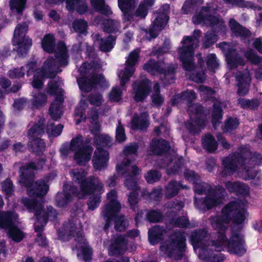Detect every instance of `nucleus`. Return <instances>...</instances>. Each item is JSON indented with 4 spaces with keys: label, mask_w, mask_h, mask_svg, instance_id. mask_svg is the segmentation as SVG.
Instances as JSON below:
<instances>
[{
    "label": "nucleus",
    "mask_w": 262,
    "mask_h": 262,
    "mask_svg": "<svg viewBox=\"0 0 262 262\" xmlns=\"http://www.w3.org/2000/svg\"><path fill=\"white\" fill-rule=\"evenodd\" d=\"M201 31L199 29H195L192 32V35L184 36L181 41V43L188 42V43L192 44L196 47L199 42V38L201 35Z\"/></svg>",
    "instance_id": "55"
},
{
    "label": "nucleus",
    "mask_w": 262,
    "mask_h": 262,
    "mask_svg": "<svg viewBox=\"0 0 262 262\" xmlns=\"http://www.w3.org/2000/svg\"><path fill=\"white\" fill-rule=\"evenodd\" d=\"M37 170V166L34 162H31L26 164L20 168V174L19 182H25L27 180H33L35 178L34 170Z\"/></svg>",
    "instance_id": "23"
},
{
    "label": "nucleus",
    "mask_w": 262,
    "mask_h": 262,
    "mask_svg": "<svg viewBox=\"0 0 262 262\" xmlns=\"http://www.w3.org/2000/svg\"><path fill=\"white\" fill-rule=\"evenodd\" d=\"M20 183L27 188V194L30 197L43 198L49 189V185L43 179H39L36 181H34V180H29Z\"/></svg>",
    "instance_id": "8"
},
{
    "label": "nucleus",
    "mask_w": 262,
    "mask_h": 262,
    "mask_svg": "<svg viewBox=\"0 0 262 262\" xmlns=\"http://www.w3.org/2000/svg\"><path fill=\"white\" fill-rule=\"evenodd\" d=\"M12 43L14 46H18L17 53L18 55L25 56L32 45L31 38L27 39L12 40Z\"/></svg>",
    "instance_id": "34"
},
{
    "label": "nucleus",
    "mask_w": 262,
    "mask_h": 262,
    "mask_svg": "<svg viewBox=\"0 0 262 262\" xmlns=\"http://www.w3.org/2000/svg\"><path fill=\"white\" fill-rule=\"evenodd\" d=\"M28 146L30 151L37 156H42L46 149L44 140L40 138H28Z\"/></svg>",
    "instance_id": "22"
},
{
    "label": "nucleus",
    "mask_w": 262,
    "mask_h": 262,
    "mask_svg": "<svg viewBox=\"0 0 262 262\" xmlns=\"http://www.w3.org/2000/svg\"><path fill=\"white\" fill-rule=\"evenodd\" d=\"M131 128L133 130H143L146 129L149 126V121L145 117L139 116L135 114L131 120Z\"/></svg>",
    "instance_id": "29"
},
{
    "label": "nucleus",
    "mask_w": 262,
    "mask_h": 262,
    "mask_svg": "<svg viewBox=\"0 0 262 262\" xmlns=\"http://www.w3.org/2000/svg\"><path fill=\"white\" fill-rule=\"evenodd\" d=\"M218 38V35L214 30L207 31L202 39V48L205 49L209 48L217 42Z\"/></svg>",
    "instance_id": "38"
},
{
    "label": "nucleus",
    "mask_w": 262,
    "mask_h": 262,
    "mask_svg": "<svg viewBox=\"0 0 262 262\" xmlns=\"http://www.w3.org/2000/svg\"><path fill=\"white\" fill-rule=\"evenodd\" d=\"M103 31L110 34H116L119 32L120 29V23L115 19L107 18L103 20L102 23Z\"/></svg>",
    "instance_id": "30"
},
{
    "label": "nucleus",
    "mask_w": 262,
    "mask_h": 262,
    "mask_svg": "<svg viewBox=\"0 0 262 262\" xmlns=\"http://www.w3.org/2000/svg\"><path fill=\"white\" fill-rule=\"evenodd\" d=\"M156 0H142L135 11L133 16L143 19L146 17L149 9L151 8Z\"/></svg>",
    "instance_id": "27"
},
{
    "label": "nucleus",
    "mask_w": 262,
    "mask_h": 262,
    "mask_svg": "<svg viewBox=\"0 0 262 262\" xmlns=\"http://www.w3.org/2000/svg\"><path fill=\"white\" fill-rule=\"evenodd\" d=\"M213 228L216 232L211 237V243L212 246L215 247V250L221 251L224 247H226L230 253L236 254H245L246 249L245 247V241L243 235L237 232H233L229 239H228L226 236L228 226Z\"/></svg>",
    "instance_id": "2"
},
{
    "label": "nucleus",
    "mask_w": 262,
    "mask_h": 262,
    "mask_svg": "<svg viewBox=\"0 0 262 262\" xmlns=\"http://www.w3.org/2000/svg\"><path fill=\"white\" fill-rule=\"evenodd\" d=\"M209 194L221 204L223 202L226 194L225 189L221 185H217L214 188H210Z\"/></svg>",
    "instance_id": "49"
},
{
    "label": "nucleus",
    "mask_w": 262,
    "mask_h": 262,
    "mask_svg": "<svg viewBox=\"0 0 262 262\" xmlns=\"http://www.w3.org/2000/svg\"><path fill=\"white\" fill-rule=\"evenodd\" d=\"M47 95L42 93H38L33 96L32 104L36 108H40L46 103Z\"/></svg>",
    "instance_id": "63"
},
{
    "label": "nucleus",
    "mask_w": 262,
    "mask_h": 262,
    "mask_svg": "<svg viewBox=\"0 0 262 262\" xmlns=\"http://www.w3.org/2000/svg\"><path fill=\"white\" fill-rule=\"evenodd\" d=\"M185 187L186 186H183L181 182L174 180H171L165 187V197L168 199H171L178 194L181 189Z\"/></svg>",
    "instance_id": "26"
},
{
    "label": "nucleus",
    "mask_w": 262,
    "mask_h": 262,
    "mask_svg": "<svg viewBox=\"0 0 262 262\" xmlns=\"http://www.w3.org/2000/svg\"><path fill=\"white\" fill-rule=\"evenodd\" d=\"M92 6L100 14L108 17L113 14L110 7L106 5L104 0H90Z\"/></svg>",
    "instance_id": "31"
},
{
    "label": "nucleus",
    "mask_w": 262,
    "mask_h": 262,
    "mask_svg": "<svg viewBox=\"0 0 262 262\" xmlns=\"http://www.w3.org/2000/svg\"><path fill=\"white\" fill-rule=\"evenodd\" d=\"M63 125L61 124L55 126L54 123H48L46 131L49 136L58 137L62 133Z\"/></svg>",
    "instance_id": "60"
},
{
    "label": "nucleus",
    "mask_w": 262,
    "mask_h": 262,
    "mask_svg": "<svg viewBox=\"0 0 262 262\" xmlns=\"http://www.w3.org/2000/svg\"><path fill=\"white\" fill-rule=\"evenodd\" d=\"M61 71V70H59V67L54 57H48L44 62L40 71L34 75L32 81V86L37 90L41 89L43 85L42 78L54 79Z\"/></svg>",
    "instance_id": "4"
},
{
    "label": "nucleus",
    "mask_w": 262,
    "mask_h": 262,
    "mask_svg": "<svg viewBox=\"0 0 262 262\" xmlns=\"http://www.w3.org/2000/svg\"><path fill=\"white\" fill-rule=\"evenodd\" d=\"M80 90L84 92H90L97 85L101 88L107 87V83L104 76L100 74H93L91 78L86 76H81L77 79Z\"/></svg>",
    "instance_id": "9"
},
{
    "label": "nucleus",
    "mask_w": 262,
    "mask_h": 262,
    "mask_svg": "<svg viewBox=\"0 0 262 262\" xmlns=\"http://www.w3.org/2000/svg\"><path fill=\"white\" fill-rule=\"evenodd\" d=\"M24 205L27 207L30 212L35 213L37 210H39L43 206V204L39 202L36 199H32L29 198H25L22 201Z\"/></svg>",
    "instance_id": "50"
},
{
    "label": "nucleus",
    "mask_w": 262,
    "mask_h": 262,
    "mask_svg": "<svg viewBox=\"0 0 262 262\" xmlns=\"http://www.w3.org/2000/svg\"><path fill=\"white\" fill-rule=\"evenodd\" d=\"M116 36L109 35L105 38H100L99 50L103 52H110L115 45Z\"/></svg>",
    "instance_id": "41"
},
{
    "label": "nucleus",
    "mask_w": 262,
    "mask_h": 262,
    "mask_svg": "<svg viewBox=\"0 0 262 262\" xmlns=\"http://www.w3.org/2000/svg\"><path fill=\"white\" fill-rule=\"evenodd\" d=\"M89 142L90 141L87 140L84 142L82 135L80 134H78L76 137L73 138L70 141L69 144L70 145L71 151L75 152L83 148V146L88 145L86 144Z\"/></svg>",
    "instance_id": "45"
},
{
    "label": "nucleus",
    "mask_w": 262,
    "mask_h": 262,
    "mask_svg": "<svg viewBox=\"0 0 262 262\" xmlns=\"http://www.w3.org/2000/svg\"><path fill=\"white\" fill-rule=\"evenodd\" d=\"M262 163V155L252 151L244 145L240 146L236 151L229 154L222 161L223 176L233 174L239 167L245 172L247 178L245 180H253L256 174L252 172V168L256 165Z\"/></svg>",
    "instance_id": "1"
},
{
    "label": "nucleus",
    "mask_w": 262,
    "mask_h": 262,
    "mask_svg": "<svg viewBox=\"0 0 262 262\" xmlns=\"http://www.w3.org/2000/svg\"><path fill=\"white\" fill-rule=\"evenodd\" d=\"M139 0H118V5L122 13V19L124 22H128L133 18V11L134 10Z\"/></svg>",
    "instance_id": "14"
},
{
    "label": "nucleus",
    "mask_w": 262,
    "mask_h": 262,
    "mask_svg": "<svg viewBox=\"0 0 262 262\" xmlns=\"http://www.w3.org/2000/svg\"><path fill=\"white\" fill-rule=\"evenodd\" d=\"M242 208L239 203L235 201L228 203L222 210V215L211 216L210 222L212 228L227 226L231 221V215Z\"/></svg>",
    "instance_id": "6"
},
{
    "label": "nucleus",
    "mask_w": 262,
    "mask_h": 262,
    "mask_svg": "<svg viewBox=\"0 0 262 262\" xmlns=\"http://www.w3.org/2000/svg\"><path fill=\"white\" fill-rule=\"evenodd\" d=\"M202 144L204 149L209 152H213L218 147L217 142L214 136L210 134H206L202 139Z\"/></svg>",
    "instance_id": "36"
},
{
    "label": "nucleus",
    "mask_w": 262,
    "mask_h": 262,
    "mask_svg": "<svg viewBox=\"0 0 262 262\" xmlns=\"http://www.w3.org/2000/svg\"><path fill=\"white\" fill-rule=\"evenodd\" d=\"M143 69L151 75L159 74L163 71L159 62L153 58H150L144 64Z\"/></svg>",
    "instance_id": "39"
},
{
    "label": "nucleus",
    "mask_w": 262,
    "mask_h": 262,
    "mask_svg": "<svg viewBox=\"0 0 262 262\" xmlns=\"http://www.w3.org/2000/svg\"><path fill=\"white\" fill-rule=\"evenodd\" d=\"M94 143L98 147H106L111 145V137L106 135L96 134L94 137Z\"/></svg>",
    "instance_id": "54"
},
{
    "label": "nucleus",
    "mask_w": 262,
    "mask_h": 262,
    "mask_svg": "<svg viewBox=\"0 0 262 262\" xmlns=\"http://www.w3.org/2000/svg\"><path fill=\"white\" fill-rule=\"evenodd\" d=\"M60 107V104L57 102L51 103L49 109V113L53 120L57 121L60 119L62 115Z\"/></svg>",
    "instance_id": "64"
},
{
    "label": "nucleus",
    "mask_w": 262,
    "mask_h": 262,
    "mask_svg": "<svg viewBox=\"0 0 262 262\" xmlns=\"http://www.w3.org/2000/svg\"><path fill=\"white\" fill-rule=\"evenodd\" d=\"M236 85L237 88L236 93L241 97L246 96L249 92L251 77L249 72H239L235 76Z\"/></svg>",
    "instance_id": "12"
},
{
    "label": "nucleus",
    "mask_w": 262,
    "mask_h": 262,
    "mask_svg": "<svg viewBox=\"0 0 262 262\" xmlns=\"http://www.w3.org/2000/svg\"><path fill=\"white\" fill-rule=\"evenodd\" d=\"M103 191V185L98 181L90 192H82L84 195H91L87 202L89 210L93 211L99 207Z\"/></svg>",
    "instance_id": "11"
},
{
    "label": "nucleus",
    "mask_w": 262,
    "mask_h": 262,
    "mask_svg": "<svg viewBox=\"0 0 262 262\" xmlns=\"http://www.w3.org/2000/svg\"><path fill=\"white\" fill-rule=\"evenodd\" d=\"M46 128L43 120H39L28 130L27 136L28 138H40L45 134Z\"/></svg>",
    "instance_id": "32"
},
{
    "label": "nucleus",
    "mask_w": 262,
    "mask_h": 262,
    "mask_svg": "<svg viewBox=\"0 0 262 262\" xmlns=\"http://www.w3.org/2000/svg\"><path fill=\"white\" fill-rule=\"evenodd\" d=\"M132 85L133 98L136 102H143L151 92V82L147 78L135 81Z\"/></svg>",
    "instance_id": "10"
},
{
    "label": "nucleus",
    "mask_w": 262,
    "mask_h": 262,
    "mask_svg": "<svg viewBox=\"0 0 262 262\" xmlns=\"http://www.w3.org/2000/svg\"><path fill=\"white\" fill-rule=\"evenodd\" d=\"M208 231L205 228L198 229L193 231L190 235V241L193 247H199L203 241H206Z\"/></svg>",
    "instance_id": "24"
},
{
    "label": "nucleus",
    "mask_w": 262,
    "mask_h": 262,
    "mask_svg": "<svg viewBox=\"0 0 262 262\" xmlns=\"http://www.w3.org/2000/svg\"><path fill=\"white\" fill-rule=\"evenodd\" d=\"M203 253H200L199 258L205 260L206 262H223L226 257L223 253L213 254L210 255L206 254L207 251H203Z\"/></svg>",
    "instance_id": "52"
},
{
    "label": "nucleus",
    "mask_w": 262,
    "mask_h": 262,
    "mask_svg": "<svg viewBox=\"0 0 262 262\" xmlns=\"http://www.w3.org/2000/svg\"><path fill=\"white\" fill-rule=\"evenodd\" d=\"M229 26L232 32L236 37L247 38L251 35V33L249 30L239 24L234 18H231L230 19Z\"/></svg>",
    "instance_id": "21"
},
{
    "label": "nucleus",
    "mask_w": 262,
    "mask_h": 262,
    "mask_svg": "<svg viewBox=\"0 0 262 262\" xmlns=\"http://www.w3.org/2000/svg\"><path fill=\"white\" fill-rule=\"evenodd\" d=\"M117 192L115 189L111 190L107 194V199L109 202L105 205L104 209L120 211L121 206L117 200Z\"/></svg>",
    "instance_id": "33"
},
{
    "label": "nucleus",
    "mask_w": 262,
    "mask_h": 262,
    "mask_svg": "<svg viewBox=\"0 0 262 262\" xmlns=\"http://www.w3.org/2000/svg\"><path fill=\"white\" fill-rule=\"evenodd\" d=\"M8 234L16 243L21 242L24 237L23 232L15 224L8 229Z\"/></svg>",
    "instance_id": "53"
},
{
    "label": "nucleus",
    "mask_w": 262,
    "mask_h": 262,
    "mask_svg": "<svg viewBox=\"0 0 262 262\" xmlns=\"http://www.w3.org/2000/svg\"><path fill=\"white\" fill-rule=\"evenodd\" d=\"M177 49L179 59L182 62L183 69L186 71H192L195 68L194 63V50L192 44L185 42Z\"/></svg>",
    "instance_id": "7"
},
{
    "label": "nucleus",
    "mask_w": 262,
    "mask_h": 262,
    "mask_svg": "<svg viewBox=\"0 0 262 262\" xmlns=\"http://www.w3.org/2000/svg\"><path fill=\"white\" fill-rule=\"evenodd\" d=\"M75 181L80 186L81 192H90L94 184H96L95 178L93 177L89 179L85 178V175L83 171H77L74 172Z\"/></svg>",
    "instance_id": "17"
},
{
    "label": "nucleus",
    "mask_w": 262,
    "mask_h": 262,
    "mask_svg": "<svg viewBox=\"0 0 262 262\" xmlns=\"http://www.w3.org/2000/svg\"><path fill=\"white\" fill-rule=\"evenodd\" d=\"M169 17L168 15L161 12H157L156 16L152 21V24L155 25L159 31H162L167 25Z\"/></svg>",
    "instance_id": "43"
},
{
    "label": "nucleus",
    "mask_w": 262,
    "mask_h": 262,
    "mask_svg": "<svg viewBox=\"0 0 262 262\" xmlns=\"http://www.w3.org/2000/svg\"><path fill=\"white\" fill-rule=\"evenodd\" d=\"M138 178L132 176L129 173L125 177V179L124 182L125 187L128 190L137 191L140 189V187L138 184Z\"/></svg>",
    "instance_id": "58"
},
{
    "label": "nucleus",
    "mask_w": 262,
    "mask_h": 262,
    "mask_svg": "<svg viewBox=\"0 0 262 262\" xmlns=\"http://www.w3.org/2000/svg\"><path fill=\"white\" fill-rule=\"evenodd\" d=\"M162 72L159 75H163L162 80L165 85H169L174 82L176 68L173 66H169L166 69L162 67Z\"/></svg>",
    "instance_id": "35"
},
{
    "label": "nucleus",
    "mask_w": 262,
    "mask_h": 262,
    "mask_svg": "<svg viewBox=\"0 0 262 262\" xmlns=\"http://www.w3.org/2000/svg\"><path fill=\"white\" fill-rule=\"evenodd\" d=\"M108 159V152L102 147H97L92 159L94 168L97 170H101L106 168Z\"/></svg>",
    "instance_id": "15"
},
{
    "label": "nucleus",
    "mask_w": 262,
    "mask_h": 262,
    "mask_svg": "<svg viewBox=\"0 0 262 262\" xmlns=\"http://www.w3.org/2000/svg\"><path fill=\"white\" fill-rule=\"evenodd\" d=\"M216 8L213 7L210 4L207 3L206 6L202 7L199 13L193 16V21L194 24L198 25L207 21L212 28L219 25V29L222 30L223 29L225 28V26L223 24H220V18L219 17L214 15L216 13Z\"/></svg>",
    "instance_id": "5"
},
{
    "label": "nucleus",
    "mask_w": 262,
    "mask_h": 262,
    "mask_svg": "<svg viewBox=\"0 0 262 262\" xmlns=\"http://www.w3.org/2000/svg\"><path fill=\"white\" fill-rule=\"evenodd\" d=\"M27 0H10L9 6L12 12H15L18 15H23L26 7Z\"/></svg>",
    "instance_id": "44"
},
{
    "label": "nucleus",
    "mask_w": 262,
    "mask_h": 262,
    "mask_svg": "<svg viewBox=\"0 0 262 262\" xmlns=\"http://www.w3.org/2000/svg\"><path fill=\"white\" fill-rule=\"evenodd\" d=\"M114 224L115 230L119 232L125 231L128 226V221L125 219V216L118 215V214L114 217Z\"/></svg>",
    "instance_id": "57"
},
{
    "label": "nucleus",
    "mask_w": 262,
    "mask_h": 262,
    "mask_svg": "<svg viewBox=\"0 0 262 262\" xmlns=\"http://www.w3.org/2000/svg\"><path fill=\"white\" fill-rule=\"evenodd\" d=\"M28 27V26L25 22L18 24L14 31L12 40H21V39H27V38H30L28 36H26V35Z\"/></svg>",
    "instance_id": "46"
},
{
    "label": "nucleus",
    "mask_w": 262,
    "mask_h": 262,
    "mask_svg": "<svg viewBox=\"0 0 262 262\" xmlns=\"http://www.w3.org/2000/svg\"><path fill=\"white\" fill-rule=\"evenodd\" d=\"M41 47L46 52L54 53L55 48V38L51 33L46 34L41 40Z\"/></svg>",
    "instance_id": "37"
},
{
    "label": "nucleus",
    "mask_w": 262,
    "mask_h": 262,
    "mask_svg": "<svg viewBox=\"0 0 262 262\" xmlns=\"http://www.w3.org/2000/svg\"><path fill=\"white\" fill-rule=\"evenodd\" d=\"M216 46L220 48L225 53L226 59L238 55L236 52V50L230 47L228 43L225 41L219 43Z\"/></svg>",
    "instance_id": "59"
},
{
    "label": "nucleus",
    "mask_w": 262,
    "mask_h": 262,
    "mask_svg": "<svg viewBox=\"0 0 262 262\" xmlns=\"http://www.w3.org/2000/svg\"><path fill=\"white\" fill-rule=\"evenodd\" d=\"M223 116V110L220 104L214 103L212 106L211 122L213 126L220 123Z\"/></svg>",
    "instance_id": "47"
},
{
    "label": "nucleus",
    "mask_w": 262,
    "mask_h": 262,
    "mask_svg": "<svg viewBox=\"0 0 262 262\" xmlns=\"http://www.w3.org/2000/svg\"><path fill=\"white\" fill-rule=\"evenodd\" d=\"M55 200L57 207L65 208L72 202L73 197L72 195L63 191V192H59L56 194Z\"/></svg>",
    "instance_id": "42"
},
{
    "label": "nucleus",
    "mask_w": 262,
    "mask_h": 262,
    "mask_svg": "<svg viewBox=\"0 0 262 262\" xmlns=\"http://www.w3.org/2000/svg\"><path fill=\"white\" fill-rule=\"evenodd\" d=\"M225 186L229 192L235 193L238 195L247 196L249 194V186L239 181H227Z\"/></svg>",
    "instance_id": "20"
},
{
    "label": "nucleus",
    "mask_w": 262,
    "mask_h": 262,
    "mask_svg": "<svg viewBox=\"0 0 262 262\" xmlns=\"http://www.w3.org/2000/svg\"><path fill=\"white\" fill-rule=\"evenodd\" d=\"M93 151V147L85 145L83 148L74 152V159L80 166H85L91 160Z\"/></svg>",
    "instance_id": "18"
},
{
    "label": "nucleus",
    "mask_w": 262,
    "mask_h": 262,
    "mask_svg": "<svg viewBox=\"0 0 262 262\" xmlns=\"http://www.w3.org/2000/svg\"><path fill=\"white\" fill-rule=\"evenodd\" d=\"M55 58H54L56 61L57 64L59 67V70H60V67H64L69 63V55L68 49L65 42L60 40L59 41L57 45V49L54 52Z\"/></svg>",
    "instance_id": "16"
},
{
    "label": "nucleus",
    "mask_w": 262,
    "mask_h": 262,
    "mask_svg": "<svg viewBox=\"0 0 262 262\" xmlns=\"http://www.w3.org/2000/svg\"><path fill=\"white\" fill-rule=\"evenodd\" d=\"M14 224L11 213L0 211V228L8 230Z\"/></svg>",
    "instance_id": "48"
},
{
    "label": "nucleus",
    "mask_w": 262,
    "mask_h": 262,
    "mask_svg": "<svg viewBox=\"0 0 262 262\" xmlns=\"http://www.w3.org/2000/svg\"><path fill=\"white\" fill-rule=\"evenodd\" d=\"M148 238L151 245L158 244L164 238L163 230L160 226H155L148 231Z\"/></svg>",
    "instance_id": "25"
},
{
    "label": "nucleus",
    "mask_w": 262,
    "mask_h": 262,
    "mask_svg": "<svg viewBox=\"0 0 262 262\" xmlns=\"http://www.w3.org/2000/svg\"><path fill=\"white\" fill-rule=\"evenodd\" d=\"M73 28L74 31L79 34L86 35L88 33V23L83 19L75 20L73 23Z\"/></svg>",
    "instance_id": "56"
},
{
    "label": "nucleus",
    "mask_w": 262,
    "mask_h": 262,
    "mask_svg": "<svg viewBox=\"0 0 262 262\" xmlns=\"http://www.w3.org/2000/svg\"><path fill=\"white\" fill-rule=\"evenodd\" d=\"M198 208L201 210H210L220 205V203L209 193L205 198L200 199L195 203Z\"/></svg>",
    "instance_id": "28"
},
{
    "label": "nucleus",
    "mask_w": 262,
    "mask_h": 262,
    "mask_svg": "<svg viewBox=\"0 0 262 262\" xmlns=\"http://www.w3.org/2000/svg\"><path fill=\"white\" fill-rule=\"evenodd\" d=\"M150 147L154 155L162 156L169 151L170 146L169 142L165 139H153L150 142Z\"/></svg>",
    "instance_id": "19"
},
{
    "label": "nucleus",
    "mask_w": 262,
    "mask_h": 262,
    "mask_svg": "<svg viewBox=\"0 0 262 262\" xmlns=\"http://www.w3.org/2000/svg\"><path fill=\"white\" fill-rule=\"evenodd\" d=\"M127 243L124 236H117L112 241L108 247V255L114 256L123 255L126 250Z\"/></svg>",
    "instance_id": "13"
},
{
    "label": "nucleus",
    "mask_w": 262,
    "mask_h": 262,
    "mask_svg": "<svg viewBox=\"0 0 262 262\" xmlns=\"http://www.w3.org/2000/svg\"><path fill=\"white\" fill-rule=\"evenodd\" d=\"M63 90L59 87L58 81L52 79L47 84V92L51 96H54L60 92H63Z\"/></svg>",
    "instance_id": "62"
},
{
    "label": "nucleus",
    "mask_w": 262,
    "mask_h": 262,
    "mask_svg": "<svg viewBox=\"0 0 262 262\" xmlns=\"http://www.w3.org/2000/svg\"><path fill=\"white\" fill-rule=\"evenodd\" d=\"M186 238L184 232L175 230L160 247V251L168 257L180 260L183 257L186 249Z\"/></svg>",
    "instance_id": "3"
},
{
    "label": "nucleus",
    "mask_w": 262,
    "mask_h": 262,
    "mask_svg": "<svg viewBox=\"0 0 262 262\" xmlns=\"http://www.w3.org/2000/svg\"><path fill=\"white\" fill-rule=\"evenodd\" d=\"M146 219L150 223H161L163 220V215L159 210L150 209L147 212Z\"/></svg>",
    "instance_id": "51"
},
{
    "label": "nucleus",
    "mask_w": 262,
    "mask_h": 262,
    "mask_svg": "<svg viewBox=\"0 0 262 262\" xmlns=\"http://www.w3.org/2000/svg\"><path fill=\"white\" fill-rule=\"evenodd\" d=\"M119 211L116 210L105 209L102 211L104 219L105 220V223L104 226V230H106L110 227L112 221H114V217L118 214Z\"/></svg>",
    "instance_id": "61"
},
{
    "label": "nucleus",
    "mask_w": 262,
    "mask_h": 262,
    "mask_svg": "<svg viewBox=\"0 0 262 262\" xmlns=\"http://www.w3.org/2000/svg\"><path fill=\"white\" fill-rule=\"evenodd\" d=\"M237 104L243 109L255 110L260 105L259 100L254 98L251 99L239 98L237 100Z\"/></svg>",
    "instance_id": "40"
}]
</instances>
